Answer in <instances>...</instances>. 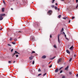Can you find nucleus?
<instances>
[{
	"mask_svg": "<svg viewBox=\"0 0 78 78\" xmlns=\"http://www.w3.org/2000/svg\"><path fill=\"white\" fill-rule=\"evenodd\" d=\"M66 52L67 53H68V54H70V51L68 50H66Z\"/></svg>",
	"mask_w": 78,
	"mask_h": 78,
	"instance_id": "13",
	"label": "nucleus"
},
{
	"mask_svg": "<svg viewBox=\"0 0 78 78\" xmlns=\"http://www.w3.org/2000/svg\"><path fill=\"white\" fill-rule=\"evenodd\" d=\"M61 35V34L58 35V41L59 44H60V40H59V36Z\"/></svg>",
	"mask_w": 78,
	"mask_h": 78,
	"instance_id": "3",
	"label": "nucleus"
},
{
	"mask_svg": "<svg viewBox=\"0 0 78 78\" xmlns=\"http://www.w3.org/2000/svg\"><path fill=\"white\" fill-rule=\"evenodd\" d=\"M62 78H66V76H62Z\"/></svg>",
	"mask_w": 78,
	"mask_h": 78,
	"instance_id": "34",
	"label": "nucleus"
},
{
	"mask_svg": "<svg viewBox=\"0 0 78 78\" xmlns=\"http://www.w3.org/2000/svg\"><path fill=\"white\" fill-rule=\"evenodd\" d=\"M65 36L66 37V34H65Z\"/></svg>",
	"mask_w": 78,
	"mask_h": 78,
	"instance_id": "54",
	"label": "nucleus"
},
{
	"mask_svg": "<svg viewBox=\"0 0 78 78\" xmlns=\"http://www.w3.org/2000/svg\"><path fill=\"white\" fill-rule=\"evenodd\" d=\"M62 73V70H61L60 72V73Z\"/></svg>",
	"mask_w": 78,
	"mask_h": 78,
	"instance_id": "35",
	"label": "nucleus"
},
{
	"mask_svg": "<svg viewBox=\"0 0 78 78\" xmlns=\"http://www.w3.org/2000/svg\"><path fill=\"white\" fill-rule=\"evenodd\" d=\"M16 0V1H17L18 0Z\"/></svg>",
	"mask_w": 78,
	"mask_h": 78,
	"instance_id": "64",
	"label": "nucleus"
},
{
	"mask_svg": "<svg viewBox=\"0 0 78 78\" xmlns=\"http://www.w3.org/2000/svg\"><path fill=\"white\" fill-rule=\"evenodd\" d=\"M66 39H67V37H66Z\"/></svg>",
	"mask_w": 78,
	"mask_h": 78,
	"instance_id": "62",
	"label": "nucleus"
},
{
	"mask_svg": "<svg viewBox=\"0 0 78 78\" xmlns=\"http://www.w3.org/2000/svg\"><path fill=\"white\" fill-rule=\"evenodd\" d=\"M9 40H10V41H12V38L10 37V39H9Z\"/></svg>",
	"mask_w": 78,
	"mask_h": 78,
	"instance_id": "36",
	"label": "nucleus"
},
{
	"mask_svg": "<svg viewBox=\"0 0 78 78\" xmlns=\"http://www.w3.org/2000/svg\"><path fill=\"white\" fill-rule=\"evenodd\" d=\"M37 25L38 27H39V26H40V23L38 22H37Z\"/></svg>",
	"mask_w": 78,
	"mask_h": 78,
	"instance_id": "11",
	"label": "nucleus"
},
{
	"mask_svg": "<svg viewBox=\"0 0 78 78\" xmlns=\"http://www.w3.org/2000/svg\"><path fill=\"white\" fill-rule=\"evenodd\" d=\"M70 23V20H69V23Z\"/></svg>",
	"mask_w": 78,
	"mask_h": 78,
	"instance_id": "52",
	"label": "nucleus"
},
{
	"mask_svg": "<svg viewBox=\"0 0 78 78\" xmlns=\"http://www.w3.org/2000/svg\"><path fill=\"white\" fill-rule=\"evenodd\" d=\"M76 3H78V0H76Z\"/></svg>",
	"mask_w": 78,
	"mask_h": 78,
	"instance_id": "46",
	"label": "nucleus"
},
{
	"mask_svg": "<svg viewBox=\"0 0 78 78\" xmlns=\"http://www.w3.org/2000/svg\"><path fill=\"white\" fill-rule=\"evenodd\" d=\"M16 58H17L19 57V55H16Z\"/></svg>",
	"mask_w": 78,
	"mask_h": 78,
	"instance_id": "38",
	"label": "nucleus"
},
{
	"mask_svg": "<svg viewBox=\"0 0 78 78\" xmlns=\"http://www.w3.org/2000/svg\"><path fill=\"white\" fill-rule=\"evenodd\" d=\"M51 62H50L49 63V64Z\"/></svg>",
	"mask_w": 78,
	"mask_h": 78,
	"instance_id": "61",
	"label": "nucleus"
},
{
	"mask_svg": "<svg viewBox=\"0 0 78 78\" xmlns=\"http://www.w3.org/2000/svg\"><path fill=\"white\" fill-rule=\"evenodd\" d=\"M73 48H74V47H73V45H72V46L69 48V49L70 50H71V51H73Z\"/></svg>",
	"mask_w": 78,
	"mask_h": 78,
	"instance_id": "4",
	"label": "nucleus"
},
{
	"mask_svg": "<svg viewBox=\"0 0 78 78\" xmlns=\"http://www.w3.org/2000/svg\"><path fill=\"white\" fill-rule=\"evenodd\" d=\"M55 57H55H55H54L52 58H51V59H54V58H55Z\"/></svg>",
	"mask_w": 78,
	"mask_h": 78,
	"instance_id": "30",
	"label": "nucleus"
},
{
	"mask_svg": "<svg viewBox=\"0 0 78 78\" xmlns=\"http://www.w3.org/2000/svg\"><path fill=\"white\" fill-rule=\"evenodd\" d=\"M61 15H59L58 16V18H61Z\"/></svg>",
	"mask_w": 78,
	"mask_h": 78,
	"instance_id": "26",
	"label": "nucleus"
},
{
	"mask_svg": "<svg viewBox=\"0 0 78 78\" xmlns=\"http://www.w3.org/2000/svg\"><path fill=\"white\" fill-rule=\"evenodd\" d=\"M69 66H67V67L65 68V70H68V69H69Z\"/></svg>",
	"mask_w": 78,
	"mask_h": 78,
	"instance_id": "7",
	"label": "nucleus"
},
{
	"mask_svg": "<svg viewBox=\"0 0 78 78\" xmlns=\"http://www.w3.org/2000/svg\"><path fill=\"white\" fill-rule=\"evenodd\" d=\"M55 0H52V3H54V2H55Z\"/></svg>",
	"mask_w": 78,
	"mask_h": 78,
	"instance_id": "39",
	"label": "nucleus"
},
{
	"mask_svg": "<svg viewBox=\"0 0 78 78\" xmlns=\"http://www.w3.org/2000/svg\"><path fill=\"white\" fill-rule=\"evenodd\" d=\"M74 18H75L74 17H73V16L72 17V19H73Z\"/></svg>",
	"mask_w": 78,
	"mask_h": 78,
	"instance_id": "44",
	"label": "nucleus"
},
{
	"mask_svg": "<svg viewBox=\"0 0 78 78\" xmlns=\"http://www.w3.org/2000/svg\"><path fill=\"white\" fill-rule=\"evenodd\" d=\"M3 3L4 5H6V3H5V0H3Z\"/></svg>",
	"mask_w": 78,
	"mask_h": 78,
	"instance_id": "17",
	"label": "nucleus"
},
{
	"mask_svg": "<svg viewBox=\"0 0 78 78\" xmlns=\"http://www.w3.org/2000/svg\"><path fill=\"white\" fill-rule=\"evenodd\" d=\"M63 19H64L65 20H66V18L65 17H63Z\"/></svg>",
	"mask_w": 78,
	"mask_h": 78,
	"instance_id": "37",
	"label": "nucleus"
},
{
	"mask_svg": "<svg viewBox=\"0 0 78 78\" xmlns=\"http://www.w3.org/2000/svg\"><path fill=\"white\" fill-rule=\"evenodd\" d=\"M69 75H72V73L71 72L69 73Z\"/></svg>",
	"mask_w": 78,
	"mask_h": 78,
	"instance_id": "45",
	"label": "nucleus"
},
{
	"mask_svg": "<svg viewBox=\"0 0 78 78\" xmlns=\"http://www.w3.org/2000/svg\"><path fill=\"white\" fill-rule=\"evenodd\" d=\"M55 5H58V4H57V3H56Z\"/></svg>",
	"mask_w": 78,
	"mask_h": 78,
	"instance_id": "56",
	"label": "nucleus"
},
{
	"mask_svg": "<svg viewBox=\"0 0 78 78\" xmlns=\"http://www.w3.org/2000/svg\"><path fill=\"white\" fill-rule=\"evenodd\" d=\"M58 11H59V10H60V9L59 8H58Z\"/></svg>",
	"mask_w": 78,
	"mask_h": 78,
	"instance_id": "49",
	"label": "nucleus"
},
{
	"mask_svg": "<svg viewBox=\"0 0 78 78\" xmlns=\"http://www.w3.org/2000/svg\"><path fill=\"white\" fill-rule=\"evenodd\" d=\"M33 58H34V56L31 55L30 57H29V59L30 60H32L33 59Z\"/></svg>",
	"mask_w": 78,
	"mask_h": 78,
	"instance_id": "5",
	"label": "nucleus"
},
{
	"mask_svg": "<svg viewBox=\"0 0 78 78\" xmlns=\"http://www.w3.org/2000/svg\"><path fill=\"white\" fill-rule=\"evenodd\" d=\"M62 61V59L59 58L57 62V63L58 64V63H59V62H61Z\"/></svg>",
	"mask_w": 78,
	"mask_h": 78,
	"instance_id": "6",
	"label": "nucleus"
},
{
	"mask_svg": "<svg viewBox=\"0 0 78 78\" xmlns=\"http://www.w3.org/2000/svg\"><path fill=\"white\" fill-rule=\"evenodd\" d=\"M14 41H17V38L15 39Z\"/></svg>",
	"mask_w": 78,
	"mask_h": 78,
	"instance_id": "41",
	"label": "nucleus"
},
{
	"mask_svg": "<svg viewBox=\"0 0 78 78\" xmlns=\"http://www.w3.org/2000/svg\"><path fill=\"white\" fill-rule=\"evenodd\" d=\"M76 76H77V77H78V74H77Z\"/></svg>",
	"mask_w": 78,
	"mask_h": 78,
	"instance_id": "50",
	"label": "nucleus"
},
{
	"mask_svg": "<svg viewBox=\"0 0 78 78\" xmlns=\"http://www.w3.org/2000/svg\"><path fill=\"white\" fill-rule=\"evenodd\" d=\"M62 68H63V67H62L61 68H60L59 69V70H61V69H62Z\"/></svg>",
	"mask_w": 78,
	"mask_h": 78,
	"instance_id": "32",
	"label": "nucleus"
},
{
	"mask_svg": "<svg viewBox=\"0 0 78 78\" xmlns=\"http://www.w3.org/2000/svg\"><path fill=\"white\" fill-rule=\"evenodd\" d=\"M75 56H76V54H75L74 55V57H75Z\"/></svg>",
	"mask_w": 78,
	"mask_h": 78,
	"instance_id": "53",
	"label": "nucleus"
},
{
	"mask_svg": "<svg viewBox=\"0 0 78 78\" xmlns=\"http://www.w3.org/2000/svg\"><path fill=\"white\" fill-rule=\"evenodd\" d=\"M3 20V17L2 16H0V20Z\"/></svg>",
	"mask_w": 78,
	"mask_h": 78,
	"instance_id": "16",
	"label": "nucleus"
},
{
	"mask_svg": "<svg viewBox=\"0 0 78 78\" xmlns=\"http://www.w3.org/2000/svg\"><path fill=\"white\" fill-rule=\"evenodd\" d=\"M7 45L8 46H11V44H8Z\"/></svg>",
	"mask_w": 78,
	"mask_h": 78,
	"instance_id": "33",
	"label": "nucleus"
},
{
	"mask_svg": "<svg viewBox=\"0 0 78 78\" xmlns=\"http://www.w3.org/2000/svg\"><path fill=\"white\" fill-rule=\"evenodd\" d=\"M61 0V1H64V0Z\"/></svg>",
	"mask_w": 78,
	"mask_h": 78,
	"instance_id": "60",
	"label": "nucleus"
},
{
	"mask_svg": "<svg viewBox=\"0 0 78 78\" xmlns=\"http://www.w3.org/2000/svg\"><path fill=\"white\" fill-rule=\"evenodd\" d=\"M15 62H16V61H14L13 62V63H15Z\"/></svg>",
	"mask_w": 78,
	"mask_h": 78,
	"instance_id": "55",
	"label": "nucleus"
},
{
	"mask_svg": "<svg viewBox=\"0 0 78 78\" xmlns=\"http://www.w3.org/2000/svg\"><path fill=\"white\" fill-rule=\"evenodd\" d=\"M13 49H12L11 50V52H12V51H13Z\"/></svg>",
	"mask_w": 78,
	"mask_h": 78,
	"instance_id": "43",
	"label": "nucleus"
},
{
	"mask_svg": "<svg viewBox=\"0 0 78 78\" xmlns=\"http://www.w3.org/2000/svg\"><path fill=\"white\" fill-rule=\"evenodd\" d=\"M2 28H3V27H2V28L0 29V30H2Z\"/></svg>",
	"mask_w": 78,
	"mask_h": 78,
	"instance_id": "48",
	"label": "nucleus"
},
{
	"mask_svg": "<svg viewBox=\"0 0 78 78\" xmlns=\"http://www.w3.org/2000/svg\"><path fill=\"white\" fill-rule=\"evenodd\" d=\"M73 9H75V7H74Z\"/></svg>",
	"mask_w": 78,
	"mask_h": 78,
	"instance_id": "58",
	"label": "nucleus"
},
{
	"mask_svg": "<svg viewBox=\"0 0 78 78\" xmlns=\"http://www.w3.org/2000/svg\"><path fill=\"white\" fill-rule=\"evenodd\" d=\"M38 72H41V69H39L38 70Z\"/></svg>",
	"mask_w": 78,
	"mask_h": 78,
	"instance_id": "20",
	"label": "nucleus"
},
{
	"mask_svg": "<svg viewBox=\"0 0 78 78\" xmlns=\"http://www.w3.org/2000/svg\"><path fill=\"white\" fill-rule=\"evenodd\" d=\"M55 9L56 10V9H58V7L56 6H55Z\"/></svg>",
	"mask_w": 78,
	"mask_h": 78,
	"instance_id": "18",
	"label": "nucleus"
},
{
	"mask_svg": "<svg viewBox=\"0 0 78 78\" xmlns=\"http://www.w3.org/2000/svg\"><path fill=\"white\" fill-rule=\"evenodd\" d=\"M11 9L12 10H13V9L11 8Z\"/></svg>",
	"mask_w": 78,
	"mask_h": 78,
	"instance_id": "57",
	"label": "nucleus"
},
{
	"mask_svg": "<svg viewBox=\"0 0 78 78\" xmlns=\"http://www.w3.org/2000/svg\"><path fill=\"white\" fill-rule=\"evenodd\" d=\"M51 67H52V65H51L49 66V67H50V68Z\"/></svg>",
	"mask_w": 78,
	"mask_h": 78,
	"instance_id": "31",
	"label": "nucleus"
},
{
	"mask_svg": "<svg viewBox=\"0 0 78 78\" xmlns=\"http://www.w3.org/2000/svg\"><path fill=\"white\" fill-rule=\"evenodd\" d=\"M12 44H13V45H15V44H16V43L12 42Z\"/></svg>",
	"mask_w": 78,
	"mask_h": 78,
	"instance_id": "21",
	"label": "nucleus"
},
{
	"mask_svg": "<svg viewBox=\"0 0 78 78\" xmlns=\"http://www.w3.org/2000/svg\"><path fill=\"white\" fill-rule=\"evenodd\" d=\"M4 11H5V8H2V12H4Z\"/></svg>",
	"mask_w": 78,
	"mask_h": 78,
	"instance_id": "15",
	"label": "nucleus"
},
{
	"mask_svg": "<svg viewBox=\"0 0 78 78\" xmlns=\"http://www.w3.org/2000/svg\"><path fill=\"white\" fill-rule=\"evenodd\" d=\"M12 62L11 61H9V62H8V63L9 64H11V63Z\"/></svg>",
	"mask_w": 78,
	"mask_h": 78,
	"instance_id": "19",
	"label": "nucleus"
},
{
	"mask_svg": "<svg viewBox=\"0 0 78 78\" xmlns=\"http://www.w3.org/2000/svg\"><path fill=\"white\" fill-rule=\"evenodd\" d=\"M51 7L52 8H54L55 7V6H54V5H51Z\"/></svg>",
	"mask_w": 78,
	"mask_h": 78,
	"instance_id": "24",
	"label": "nucleus"
},
{
	"mask_svg": "<svg viewBox=\"0 0 78 78\" xmlns=\"http://www.w3.org/2000/svg\"><path fill=\"white\" fill-rule=\"evenodd\" d=\"M78 7V4H77V5H76V9Z\"/></svg>",
	"mask_w": 78,
	"mask_h": 78,
	"instance_id": "28",
	"label": "nucleus"
},
{
	"mask_svg": "<svg viewBox=\"0 0 78 78\" xmlns=\"http://www.w3.org/2000/svg\"><path fill=\"white\" fill-rule=\"evenodd\" d=\"M52 12V11H51V10H50L48 11V13L49 14V16H50V15H51Z\"/></svg>",
	"mask_w": 78,
	"mask_h": 78,
	"instance_id": "2",
	"label": "nucleus"
},
{
	"mask_svg": "<svg viewBox=\"0 0 78 78\" xmlns=\"http://www.w3.org/2000/svg\"><path fill=\"white\" fill-rule=\"evenodd\" d=\"M58 71H59V69H55V73H57Z\"/></svg>",
	"mask_w": 78,
	"mask_h": 78,
	"instance_id": "10",
	"label": "nucleus"
},
{
	"mask_svg": "<svg viewBox=\"0 0 78 78\" xmlns=\"http://www.w3.org/2000/svg\"><path fill=\"white\" fill-rule=\"evenodd\" d=\"M42 59H45V58H46V56L45 55L43 56L42 57Z\"/></svg>",
	"mask_w": 78,
	"mask_h": 78,
	"instance_id": "14",
	"label": "nucleus"
},
{
	"mask_svg": "<svg viewBox=\"0 0 78 78\" xmlns=\"http://www.w3.org/2000/svg\"><path fill=\"white\" fill-rule=\"evenodd\" d=\"M33 25L34 26H36L37 25V22L34 23Z\"/></svg>",
	"mask_w": 78,
	"mask_h": 78,
	"instance_id": "8",
	"label": "nucleus"
},
{
	"mask_svg": "<svg viewBox=\"0 0 78 78\" xmlns=\"http://www.w3.org/2000/svg\"><path fill=\"white\" fill-rule=\"evenodd\" d=\"M18 53V52H17V51H15V53L12 54V57H13L15 55H17V54Z\"/></svg>",
	"mask_w": 78,
	"mask_h": 78,
	"instance_id": "1",
	"label": "nucleus"
},
{
	"mask_svg": "<svg viewBox=\"0 0 78 78\" xmlns=\"http://www.w3.org/2000/svg\"><path fill=\"white\" fill-rule=\"evenodd\" d=\"M32 64L34 65V61H33L32 62Z\"/></svg>",
	"mask_w": 78,
	"mask_h": 78,
	"instance_id": "25",
	"label": "nucleus"
},
{
	"mask_svg": "<svg viewBox=\"0 0 78 78\" xmlns=\"http://www.w3.org/2000/svg\"><path fill=\"white\" fill-rule=\"evenodd\" d=\"M19 33H21V31H19Z\"/></svg>",
	"mask_w": 78,
	"mask_h": 78,
	"instance_id": "59",
	"label": "nucleus"
},
{
	"mask_svg": "<svg viewBox=\"0 0 78 78\" xmlns=\"http://www.w3.org/2000/svg\"><path fill=\"white\" fill-rule=\"evenodd\" d=\"M63 34H65V33H64V32H63Z\"/></svg>",
	"mask_w": 78,
	"mask_h": 78,
	"instance_id": "51",
	"label": "nucleus"
},
{
	"mask_svg": "<svg viewBox=\"0 0 78 78\" xmlns=\"http://www.w3.org/2000/svg\"><path fill=\"white\" fill-rule=\"evenodd\" d=\"M53 47H54V48H56V45H54L53 46Z\"/></svg>",
	"mask_w": 78,
	"mask_h": 78,
	"instance_id": "22",
	"label": "nucleus"
},
{
	"mask_svg": "<svg viewBox=\"0 0 78 78\" xmlns=\"http://www.w3.org/2000/svg\"><path fill=\"white\" fill-rule=\"evenodd\" d=\"M18 54H20V53H18Z\"/></svg>",
	"mask_w": 78,
	"mask_h": 78,
	"instance_id": "63",
	"label": "nucleus"
},
{
	"mask_svg": "<svg viewBox=\"0 0 78 78\" xmlns=\"http://www.w3.org/2000/svg\"><path fill=\"white\" fill-rule=\"evenodd\" d=\"M35 52L34 51H32V53H35Z\"/></svg>",
	"mask_w": 78,
	"mask_h": 78,
	"instance_id": "29",
	"label": "nucleus"
},
{
	"mask_svg": "<svg viewBox=\"0 0 78 78\" xmlns=\"http://www.w3.org/2000/svg\"><path fill=\"white\" fill-rule=\"evenodd\" d=\"M62 31H64V28H62Z\"/></svg>",
	"mask_w": 78,
	"mask_h": 78,
	"instance_id": "40",
	"label": "nucleus"
},
{
	"mask_svg": "<svg viewBox=\"0 0 78 78\" xmlns=\"http://www.w3.org/2000/svg\"><path fill=\"white\" fill-rule=\"evenodd\" d=\"M47 75V73H45L44 74H43V76H45V75Z\"/></svg>",
	"mask_w": 78,
	"mask_h": 78,
	"instance_id": "27",
	"label": "nucleus"
},
{
	"mask_svg": "<svg viewBox=\"0 0 78 78\" xmlns=\"http://www.w3.org/2000/svg\"><path fill=\"white\" fill-rule=\"evenodd\" d=\"M5 16V14H0V16L1 17H2V16Z\"/></svg>",
	"mask_w": 78,
	"mask_h": 78,
	"instance_id": "12",
	"label": "nucleus"
},
{
	"mask_svg": "<svg viewBox=\"0 0 78 78\" xmlns=\"http://www.w3.org/2000/svg\"><path fill=\"white\" fill-rule=\"evenodd\" d=\"M31 41H32V42H33L34 41H35V39L34 37H32Z\"/></svg>",
	"mask_w": 78,
	"mask_h": 78,
	"instance_id": "9",
	"label": "nucleus"
},
{
	"mask_svg": "<svg viewBox=\"0 0 78 78\" xmlns=\"http://www.w3.org/2000/svg\"><path fill=\"white\" fill-rule=\"evenodd\" d=\"M50 37L51 38L52 37H51V35H50Z\"/></svg>",
	"mask_w": 78,
	"mask_h": 78,
	"instance_id": "47",
	"label": "nucleus"
},
{
	"mask_svg": "<svg viewBox=\"0 0 78 78\" xmlns=\"http://www.w3.org/2000/svg\"><path fill=\"white\" fill-rule=\"evenodd\" d=\"M72 58H71L70 60H69V62H71V61H72Z\"/></svg>",
	"mask_w": 78,
	"mask_h": 78,
	"instance_id": "23",
	"label": "nucleus"
},
{
	"mask_svg": "<svg viewBox=\"0 0 78 78\" xmlns=\"http://www.w3.org/2000/svg\"><path fill=\"white\" fill-rule=\"evenodd\" d=\"M42 75V74H39L38 75V76H40V75Z\"/></svg>",
	"mask_w": 78,
	"mask_h": 78,
	"instance_id": "42",
	"label": "nucleus"
}]
</instances>
